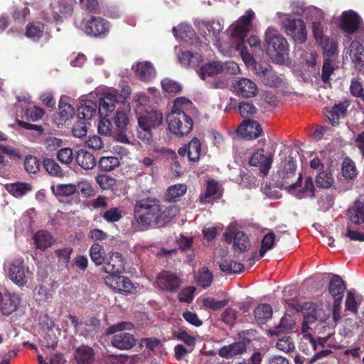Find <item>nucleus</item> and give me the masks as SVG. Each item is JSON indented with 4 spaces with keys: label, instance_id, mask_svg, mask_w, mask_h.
Wrapping results in <instances>:
<instances>
[{
    "label": "nucleus",
    "instance_id": "f257e3e1",
    "mask_svg": "<svg viewBox=\"0 0 364 364\" xmlns=\"http://www.w3.org/2000/svg\"><path fill=\"white\" fill-rule=\"evenodd\" d=\"M255 17V12L249 9L237 21L231 24L228 30L230 35L231 52L237 50L246 65H250L254 63V58L248 52L244 39L247 33L252 28V21Z\"/></svg>",
    "mask_w": 364,
    "mask_h": 364
},
{
    "label": "nucleus",
    "instance_id": "f03ea898",
    "mask_svg": "<svg viewBox=\"0 0 364 364\" xmlns=\"http://www.w3.org/2000/svg\"><path fill=\"white\" fill-rule=\"evenodd\" d=\"M200 35L208 42H213L219 52L224 55H230L231 47L230 42L223 40L225 33L223 32V23L221 20H198L195 22Z\"/></svg>",
    "mask_w": 364,
    "mask_h": 364
},
{
    "label": "nucleus",
    "instance_id": "7ed1b4c3",
    "mask_svg": "<svg viewBox=\"0 0 364 364\" xmlns=\"http://www.w3.org/2000/svg\"><path fill=\"white\" fill-rule=\"evenodd\" d=\"M160 205V202L153 197H146L136 201L134 215L139 230H147L153 223L157 225Z\"/></svg>",
    "mask_w": 364,
    "mask_h": 364
},
{
    "label": "nucleus",
    "instance_id": "20e7f679",
    "mask_svg": "<svg viewBox=\"0 0 364 364\" xmlns=\"http://www.w3.org/2000/svg\"><path fill=\"white\" fill-rule=\"evenodd\" d=\"M267 54L276 63L284 64L289 58V45L286 38L273 27H269L264 33Z\"/></svg>",
    "mask_w": 364,
    "mask_h": 364
},
{
    "label": "nucleus",
    "instance_id": "39448f33",
    "mask_svg": "<svg viewBox=\"0 0 364 364\" xmlns=\"http://www.w3.org/2000/svg\"><path fill=\"white\" fill-rule=\"evenodd\" d=\"M138 120V136L144 142H149L152 139L151 130L160 126L163 122L164 116L159 110L149 108L136 110Z\"/></svg>",
    "mask_w": 364,
    "mask_h": 364
},
{
    "label": "nucleus",
    "instance_id": "423d86ee",
    "mask_svg": "<svg viewBox=\"0 0 364 364\" xmlns=\"http://www.w3.org/2000/svg\"><path fill=\"white\" fill-rule=\"evenodd\" d=\"M277 17L287 35L296 43H304L307 39V31L304 21L301 18H293L289 14L278 12Z\"/></svg>",
    "mask_w": 364,
    "mask_h": 364
},
{
    "label": "nucleus",
    "instance_id": "0eeeda50",
    "mask_svg": "<svg viewBox=\"0 0 364 364\" xmlns=\"http://www.w3.org/2000/svg\"><path fill=\"white\" fill-rule=\"evenodd\" d=\"M134 328V325L130 322L122 321L115 325L110 326L107 329L108 334H113L119 331V333L115 334L111 341L112 345L120 350H128L132 348L136 343L134 337L129 333L122 332L123 330H132Z\"/></svg>",
    "mask_w": 364,
    "mask_h": 364
},
{
    "label": "nucleus",
    "instance_id": "6e6552de",
    "mask_svg": "<svg viewBox=\"0 0 364 364\" xmlns=\"http://www.w3.org/2000/svg\"><path fill=\"white\" fill-rule=\"evenodd\" d=\"M338 26L347 36L360 33L364 40V23L362 17L353 10L342 12L338 18Z\"/></svg>",
    "mask_w": 364,
    "mask_h": 364
},
{
    "label": "nucleus",
    "instance_id": "1a4fd4ad",
    "mask_svg": "<svg viewBox=\"0 0 364 364\" xmlns=\"http://www.w3.org/2000/svg\"><path fill=\"white\" fill-rule=\"evenodd\" d=\"M168 129L176 136L188 134L193 128V120L185 112L171 111L167 116Z\"/></svg>",
    "mask_w": 364,
    "mask_h": 364
},
{
    "label": "nucleus",
    "instance_id": "9d476101",
    "mask_svg": "<svg viewBox=\"0 0 364 364\" xmlns=\"http://www.w3.org/2000/svg\"><path fill=\"white\" fill-rule=\"evenodd\" d=\"M295 171L296 162L292 156H289L279 166L276 175L277 186L289 191L291 184H294L297 180Z\"/></svg>",
    "mask_w": 364,
    "mask_h": 364
},
{
    "label": "nucleus",
    "instance_id": "9b49d317",
    "mask_svg": "<svg viewBox=\"0 0 364 364\" xmlns=\"http://www.w3.org/2000/svg\"><path fill=\"white\" fill-rule=\"evenodd\" d=\"M231 92L242 98H253L259 92V88L255 82L247 77H235L231 82Z\"/></svg>",
    "mask_w": 364,
    "mask_h": 364
},
{
    "label": "nucleus",
    "instance_id": "f8f14e48",
    "mask_svg": "<svg viewBox=\"0 0 364 364\" xmlns=\"http://www.w3.org/2000/svg\"><path fill=\"white\" fill-rule=\"evenodd\" d=\"M8 275L10 279L18 286L25 285L31 277L28 267L23 264L21 259H14L8 264Z\"/></svg>",
    "mask_w": 364,
    "mask_h": 364
},
{
    "label": "nucleus",
    "instance_id": "ddd939ff",
    "mask_svg": "<svg viewBox=\"0 0 364 364\" xmlns=\"http://www.w3.org/2000/svg\"><path fill=\"white\" fill-rule=\"evenodd\" d=\"M73 14V7L67 1L52 5L42 13V18L48 22H61Z\"/></svg>",
    "mask_w": 364,
    "mask_h": 364
},
{
    "label": "nucleus",
    "instance_id": "4468645a",
    "mask_svg": "<svg viewBox=\"0 0 364 364\" xmlns=\"http://www.w3.org/2000/svg\"><path fill=\"white\" fill-rule=\"evenodd\" d=\"M114 122L115 131L114 132L113 139L121 143L129 144V140L127 136L129 124L127 112L124 110H117L114 117Z\"/></svg>",
    "mask_w": 364,
    "mask_h": 364
},
{
    "label": "nucleus",
    "instance_id": "2eb2a0df",
    "mask_svg": "<svg viewBox=\"0 0 364 364\" xmlns=\"http://www.w3.org/2000/svg\"><path fill=\"white\" fill-rule=\"evenodd\" d=\"M120 102V96L117 90L106 88L98 100V112L100 114L107 115L112 112L116 103Z\"/></svg>",
    "mask_w": 364,
    "mask_h": 364
},
{
    "label": "nucleus",
    "instance_id": "dca6fc26",
    "mask_svg": "<svg viewBox=\"0 0 364 364\" xmlns=\"http://www.w3.org/2000/svg\"><path fill=\"white\" fill-rule=\"evenodd\" d=\"M273 158V153L259 149L252 154L249 163L251 166L259 167L260 173L263 176H267L271 168Z\"/></svg>",
    "mask_w": 364,
    "mask_h": 364
},
{
    "label": "nucleus",
    "instance_id": "f3484780",
    "mask_svg": "<svg viewBox=\"0 0 364 364\" xmlns=\"http://www.w3.org/2000/svg\"><path fill=\"white\" fill-rule=\"evenodd\" d=\"M110 25L109 22L100 17L92 16L82 28L85 33L95 37H104L109 33Z\"/></svg>",
    "mask_w": 364,
    "mask_h": 364
},
{
    "label": "nucleus",
    "instance_id": "a211bd4d",
    "mask_svg": "<svg viewBox=\"0 0 364 364\" xmlns=\"http://www.w3.org/2000/svg\"><path fill=\"white\" fill-rule=\"evenodd\" d=\"M360 37H355L345 48L344 52L353 63L355 69L360 70L364 68V47L360 42Z\"/></svg>",
    "mask_w": 364,
    "mask_h": 364
},
{
    "label": "nucleus",
    "instance_id": "6ab92c4d",
    "mask_svg": "<svg viewBox=\"0 0 364 364\" xmlns=\"http://www.w3.org/2000/svg\"><path fill=\"white\" fill-rule=\"evenodd\" d=\"M294 184L288 192L299 199L311 198L314 196V186L311 177H306L304 182L301 181V174L297 178Z\"/></svg>",
    "mask_w": 364,
    "mask_h": 364
},
{
    "label": "nucleus",
    "instance_id": "aec40b11",
    "mask_svg": "<svg viewBox=\"0 0 364 364\" xmlns=\"http://www.w3.org/2000/svg\"><path fill=\"white\" fill-rule=\"evenodd\" d=\"M224 237L229 242L232 241L233 237L234 247L240 252L247 251L250 246L247 236L243 232L236 231V226L233 224H230L228 227L224 232Z\"/></svg>",
    "mask_w": 364,
    "mask_h": 364
},
{
    "label": "nucleus",
    "instance_id": "412c9836",
    "mask_svg": "<svg viewBox=\"0 0 364 364\" xmlns=\"http://www.w3.org/2000/svg\"><path fill=\"white\" fill-rule=\"evenodd\" d=\"M318 320V312L316 309H313L312 311L307 313L304 315V322L302 324V331L304 333L301 338L302 342L308 344L310 349L316 350L317 349L318 344L322 345V341H318V343L313 338L310 333H306L307 329L312 328V326L316 323Z\"/></svg>",
    "mask_w": 364,
    "mask_h": 364
},
{
    "label": "nucleus",
    "instance_id": "4be33fe9",
    "mask_svg": "<svg viewBox=\"0 0 364 364\" xmlns=\"http://www.w3.org/2000/svg\"><path fill=\"white\" fill-rule=\"evenodd\" d=\"M94 93H90L88 97L82 99L77 107V117L79 119L86 122L96 116L98 110V105L96 100L92 99Z\"/></svg>",
    "mask_w": 364,
    "mask_h": 364
},
{
    "label": "nucleus",
    "instance_id": "5701e85b",
    "mask_svg": "<svg viewBox=\"0 0 364 364\" xmlns=\"http://www.w3.org/2000/svg\"><path fill=\"white\" fill-rule=\"evenodd\" d=\"M103 264L105 272L109 274H120L124 271V259L119 252L109 253Z\"/></svg>",
    "mask_w": 364,
    "mask_h": 364
},
{
    "label": "nucleus",
    "instance_id": "b1692460",
    "mask_svg": "<svg viewBox=\"0 0 364 364\" xmlns=\"http://www.w3.org/2000/svg\"><path fill=\"white\" fill-rule=\"evenodd\" d=\"M105 284L115 291L132 293L134 287L131 281L123 276L110 274L105 278Z\"/></svg>",
    "mask_w": 364,
    "mask_h": 364
},
{
    "label": "nucleus",
    "instance_id": "393cba45",
    "mask_svg": "<svg viewBox=\"0 0 364 364\" xmlns=\"http://www.w3.org/2000/svg\"><path fill=\"white\" fill-rule=\"evenodd\" d=\"M237 134L247 139H254L262 132L260 125L255 121L244 120L237 128Z\"/></svg>",
    "mask_w": 364,
    "mask_h": 364
},
{
    "label": "nucleus",
    "instance_id": "a878e982",
    "mask_svg": "<svg viewBox=\"0 0 364 364\" xmlns=\"http://www.w3.org/2000/svg\"><path fill=\"white\" fill-rule=\"evenodd\" d=\"M329 292L334 299V309L340 307L346 286L343 280L338 275H333L329 283Z\"/></svg>",
    "mask_w": 364,
    "mask_h": 364
},
{
    "label": "nucleus",
    "instance_id": "bb28decb",
    "mask_svg": "<svg viewBox=\"0 0 364 364\" xmlns=\"http://www.w3.org/2000/svg\"><path fill=\"white\" fill-rule=\"evenodd\" d=\"M246 350V343L240 341L221 347L218 349V354L220 357L228 360L240 355L245 353Z\"/></svg>",
    "mask_w": 364,
    "mask_h": 364
},
{
    "label": "nucleus",
    "instance_id": "cd10ccee",
    "mask_svg": "<svg viewBox=\"0 0 364 364\" xmlns=\"http://www.w3.org/2000/svg\"><path fill=\"white\" fill-rule=\"evenodd\" d=\"M156 284L161 289L173 291L178 288L181 279L174 274L164 272L158 276Z\"/></svg>",
    "mask_w": 364,
    "mask_h": 364
},
{
    "label": "nucleus",
    "instance_id": "c85d7f7f",
    "mask_svg": "<svg viewBox=\"0 0 364 364\" xmlns=\"http://www.w3.org/2000/svg\"><path fill=\"white\" fill-rule=\"evenodd\" d=\"M136 76L143 81H149L156 76V70L149 61L138 62L132 67Z\"/></svg>",
    "mask_w": 364,
    "mask_h": 364
},
{
    "label": "nucleus",
    "instance_id": "c756f323",
    "mask_svg": "<svg viewBox=\"0 0 364 364\" xmlns=\"http://www.w3.org/2000/svg\"><path fill=\"white\" fill-rule=\"evenodd\" d=\"M20 302L19 295L10 293L4 294L0 301V309L4 314L10 315L18 309Z\"/></svg>",
    "mask_w": 364,
    "mask_h": 364
},
{
    "label": "nucleus",
    "instance_id": "7c9ffc66",
    "mask_svg": "<svg viewBox=\"0 0 364 364\" xmlns=\"http://www.w3.org/2000/svg\"><path fill=\"white\" fill-rule=\"evenodd\" d=\"M177 58L180 64L183 67H197L203 60L198 53L180 50L177 53Z\"/></svg>",
    "mask_w": 364,
    "mask_h": 364
},
{
    "label": "nucleus",
    "instance_id": "2f4dec72",
    "mask_svg": "<svg viewBox=\"0 0 364 364\" xmlns=\"http://www.w3.org/2000/svg\"><path fill=\"white\" fill-rule=\"evenodd\" d=\"M347 107L348 105L345 103H339L331 108H326L324 114L329 123L333 126L337 125L339 119L345 117Z\"/></svg>",
    "mask_w": 364,
    "mask_h": 364
},
{
    "label": "nucleus",
    "instance_id": "473e14b6",
    "mask_svg": "<svg viewBox=\"0 0 364 364\" xmlns=\"http://www.w3.org/2000/svg\"><path fill=\"white\" fill-rule=\"evenodd\" d=\"M173 33L177 39L192 44L196 40V34L193 28L185 23L173 28Z\"/></svg>",
    "mask_w": 364,
    "mask_h": 364
},
{
    "label": "nucleus",
    "instance_id": "72a5a7b5",
    "mask_svg": "<svg viewBox=\"0 0 364 364\" xmlns=\"http://www.w3.org/2000/svg\"><path fill=\"white\" fill-rule=\"evenodd\" d=\"M72 99L67 96H61L59 101V116L60 117V124H63L71 118L75 114V109L71 105Z\"/></svg>",
    "mask_w": 364,
    "mask_h": 364
},
{
    "label": "nucleus",
    "instance_id": "f704fd0d",
    "mask_svg": "<svg viewBox=\"0 0 364 364\" xmlns=\"http://www.w3.org/2000/svg\"><path fill=\"white\" fill-rule=\"evenodd\" d=\"M220 73H223L222 62L212 60L200 68L199 75L201 79L206 80L208 77H215Z\"/></svg>",
    "mask_w": 364,
    "mask_h": 364
},
{
    "label": "nucleus",
    "instance_id": "c9c22d12",
    "mask_svg": "<svg viewBox=\"0 0 364 364\" xmlns=\"http://www.w3.org/2000/svg\"><path fill=\"white\" fill-rule=\"evenodd\" d=\"M35 246L37 249L45 250L52 246L55 240L48 231L39 230L33 236Z\"/></svg>",
    "mask_w": 364,
    "mask_h": 364
},
{
    "label": "nucleus",
    "instance_id": "e433bc0d",
    "mask_svg": "<svg viewBox=\"0 0 364 364\" xmlns=\"http://www.w3.org/2000/svg\"><path fill=\"white\" fill-rule=\"evenodd\" d=\"M349 219L351 223L360 225L364 223V202L357 200L349 209Z\"/></svg>",
    "mask_w": 364,
    "mask_h": 364
},
{
    "label": "nucleus",
    "instance_id": "4c0bfd02",
    "mask_svg": "<svg viewBox=\"0 0 364 364\" xmlns=\"http://www.w3.org/2000/svg\"><path fill=\"white\" fill-rule=\"evenodd\" d=\"M76 161L77 164L85 170L92 169L96 164L93 155L82 149L78 151Z\"/></svg>",
    "mask_w": 364,
    "mask_h": 364
},
{
    "label": "nucleus",
    "instance_id": "58836bf2",
    "mask_svg": "<svg viewBox=\"0 0 364 364\" xmlns=\"http://www.w3.org/2000/svg\"><path fill=\"white\" fill-rule=\"evenodd\" d=\"M275 348L284 353L291 354L295 351L296 345L294 338L290 336H283L275 343Z\"/></svg>",
    "mask_w": 364,
    "mask_h": 364
},
{
    "label": "nucleus",
    "instance_id": "ea45409f",
    "mask_svg": "<svg viewBox=\"0 0 364 364\" xmlns=\"http://www.w3.org/2000/svg\"><path fill=\"white\" fill-rule=\"evenodd\" d=\"M6 190L16 198L22 197L32 191V186L28 183L17 182L7 184Z\"/></svg>",
    "mask_w": 364,
    "mask_h": 364
},
{
    "label": "nucleus",
    "instance_id": "a19ab883",
    "mask_svg": "<svg viewBox=\"0 0 364 364\" xmlns=\"http://www.w3.org/2000/svg\"><path fill=\"white\" fill-rule=\"evenodd\" d=\"M178 213V208L176 205H169L162 210L160 205V212L157 220V226L161 227L169 222Z\"/></svg>",
    "mask_w": 364,
    "mask_h": 364
},
{
    "label": "nucleus",
    "instance_id": "79ce46f5",
    "mask_svg": "<svg viewBox=\"0 0 364 364\" xmlns=\"http://www.w3.org/2000/svg\"><path fill=\"white\" fill-rule=\"evenodd\" d=\"M255 319L259 323H265L272 318V308L269 304H260L254 310Z\"/></svg>",
    "mask_w": 364,
    "mask_h": 364
},
{
    "label": "nucleus",
    "instance_id": "37998d69",
    "mask_svg": "<svg viewBox=\"0 0 364 364\" xmlns=\"http://www.w3.org/2000/svg\"><path fill=\"white\" fill-rule=\"evenodd\" d=\"M78 364H90L93 359V350L87 346L79 347L75 355Z\"/></svg>",
    "mask_w": 364,
    "mask_h": 364
},
{
    "label": "nucleus",
    "instance_id": "c03bdc74",
    "mask_svg": "<svg viewBox=\"0 0 364 364\" xmlns=\"http://www.w3.org/2000/svg\"><path fill=\"white\" fill-rule=\"evenodd\" d=\"M53 193L56 196L68 197L73 195L76 191V186L73 183H58L51 186Z\"/></svg>",
    "mask_w": 364,
    "mask_h": 364
},
{
    "label": "nucleus",
    "instance_id": "a18cd8bd",
    "mask_svg": "<svg viewBox=\"0 0 364 364\" xmlns=\"http://www.w3.org/2000/svg\"><path fill=\"white\" fill-rule=\"evenodd\" d=\"M220 270L226 274H237L244 269V266L240 262H236L233 260L225 259L220 264Z\"/></svg>",
    "mask_w": 364,
    "mask_h": 364
},
{
    "label": "nucleus",
    "instance_id": "49530a36",
    "mask_svg": "<svg viewBox=\"0 0 364 364\" xmlns=\"http://www.w3.org/2000/svg\"><path fill=\"white\" fill-rule=\"evenodd\" d=\"M295 324L294 321L289 315H284L279 323L276 326L274 329H270L269 333L271 335H277L279 333L284 331L291 330Z\"/></svg>",
    "mask_w": 364,
    "mask_h": 364
},
{
    "label": "nucleus",
    "instance_id": "de8ad7c7",
    "mask_svg": "<svg viewBox=\"0 0 364 364\" xmlns=\"http://www.w3.org/2000/svg\"><path fill=\"white\" fill-rule=\"evenodd\" d=\"M186 185L181 183L175 184L168 188L166 199L168 201L176 200L186 193Z\"/></svg>",
    "mask_w": 364,
    "mask_h": 364
},
{
    "label": "nucleus",
    "instance_id": "09e8293b",
    "mask_svg": "<svg viewBox=\"0 0 364 364\" xmlns=\"http://www.w3.org/2000/svg\"><path fill=\"white\" fill-rule=\"evenodd\" d=\"M43 166L51 176L60 178L64 176V172L60 166L52 159H46L43 161Z\"/></svg>",
    "mask_w": 364,
    "mask_h": 364
},
{
    "label": "nucleus",
    "instance_id": "8fccbe9b",
    "mask_svg": "<svg viewBox=\"0 0 364 364\" xmlns=\"http://www.w3.org/2000/svg\"><path fill=\"white\" fill-rule=\"evenodd\" d=\"M43 25L41 23H29L26 27V36L28 38L36 41L43 34Z\"/></svg>",
    "mask_w": 364,
    "mask_h": 364
},
{
    "label": "nucleus",
    "instance_id": "3c124183",
    "mask_svg": "<svg viewBox=\"0 0 364 364\" xmlns=\"http://www.w3.org/2000/svg\"><path fill=\"white\" fill-rule=\"evenodd\" d=\"M317 43L321 46L324 53L328 56L333 55L338 52L337 43L328 36L324 37L321 41H317Z\"/></svg>",
    "mask_w": 364,
    "mask_h": 364
},
{
    "label": "nucleus",
    "instance_id": "603ef678",
    "mask_svg": "<svg viewBox=\"0 0 364 364\" xmlns=\"http://www.w3.org/2000/svg\"><path fill=\"white\" fill-rule=\"evenodd\" d=\"M213 276L211 272L209 271L207 268L203 267L198 272L196 282L200 287L205 289L211 284L213 282Z\"/></svg>",
    "mask_w": 364,
    "mask_h": 364
},
{
    "label": "nucleus",
    "instance_id": "864d4df0",
    "mask_svg": "<svg viewBox=\"0 0 364 364\" xmlns=\"http://www.w3.org/2000/svg\"><path fill=\"white\" fill-rule=\"evenodd\" d=\"M52 296V291L48 287L40 284L33 291V298L39 304L47 301Z\"/></svg>",
    "mask_w": 364,
    "mask_h": 364
},
{
    "label": "nucleus",
    "instance_id": "5fc2aeb1",
    "mask_svg": "<svg viewBox=\"0 0 364 364\" xmlns=\"http://www.w3.org/2000/svg\"><path fill=\"white\" fill-rule=\"evenodd\" d=\"M341 171L343 176L346 179H353L357 176L355 165L349 159H345L342 163Z\"/></svg>",
    "mask_w": 364,
    "mask_h": 364
},
{
    "label": "nucleus",
    "instance_id": "6e6d98bb",
    "mask_svg": "<svg viewBox=\"0 0 364 364\" xmlns=\"http://www.w3.org/2000/svg\"><path fill=\"white\" fill-rule=\"evenodd\" d=\"M201 151L200 141L194 138L188 146V157L191 161H197L199 159Z\"/></svg>",
    "mask_w": 364,
    "mask_h": 364
},
{
    "label": "nucleus",
    "instance_id": "4d7b16f0",
    "mask_svg": "<svg viewBox=\"0 0 364 364\" xmlns=\"http://www.w3.org/2000/svg\"><path fill=\"white\" fill-rule=\"evenodd\" d=\"M119 164V159L116 156H103L99 161L100 167L105 171H111L118 167Z\"/></svg>",
    "mask_w": 364,
    "mask_h": 364
},
{
    "label": "nucleus",
    "instance_id": "13d9d810",
    "mask_svg": "<svg viewBox=\"0 0 364 364\" xmlns=\"http://www.w3.org/2000/svg\"><path fill=\"white\" fill-rule=\"evenodd\" d=\"M102 250V247L98 243L93 244L90 247V258L96 265H101L105 262L106 257H104Z\"/></svg>",
    "mask_w": 364,
    "mask_h": 364
},
{
    "label": "nucleus",
    "instance_id": "bf43d9fd",
    "mask_svg": "<svg viewBox=\"0 0 364 364\" xmlns=\"http://www.w3.org/2000/svg\"><path fill=\"white\" fill-rule=\"evenodd\" d=\"M220 196L219 186L215 181H210L207 183V188L203 196L200 198L202 203L210 202L211 197H218Z\"/></svg>",
    "mask_w": 364,
    "mask_h": 364
},
{
    "label": "nucleus",
    "instance_id": "052dcab7",
    "mask_svg": "<svg viewBox=\"0 0 364 364\" xmlns=\"http://www.w3.org/2000/svg\"><path fill=\"white\" fill-rule=\"evenodd\" d=\"M316 183L318 187L328 188L333 184L334 179L331 172L323 171L317 176Z\"/></svg>",
    "mask_w": 364,
    "mask_h": 364
},
{
    "label": "nucleus",
    "instance_id": "680f3d73",
    "mask_svg": "<svg viewBox=\"0 0 364 364\" xmlns=\"http://www.w3.org/2000/svg\"><path fill=\"white\" fill-rule=\"evenodd\" d=\"M161 85L163 90L170 94H178L182 89L181 85L178 82L170 78L163 79Z\"/></svg>",
    "mask_w": 364,
    "mask_h": 364
},
{
    "label": "nucleus",
    "instance_id": "e2e57ef3",
    "mask_svg": "<svg viewBox=\"0 0 364 364\" xmlns=\"http://www.w3.org/2000/svg\"><path fill=\"white\" fill-rule=\"evenodd\" d=\"M303 16L312 22L319 21L323 18V11L313 6L305 7L303 11Z\"/></svg>",
    "mask_w": 364,
    "mask_h": 364
},
{
    "label": "nucleus",
    "instance_id": "0e129e2a",
    "mask_svg": "<svg viewBox=\"0 0 364 364\" xmlns=\"http://www.w3.org/2000/svg\"><path fill=\"white\" fill-rule=\"evenodd\" d=\"M24 168L29 174L37 173L40 171V162L37 157L29 155L25 158Z\"/></svg>",
    "mask_w": 364,
    "mask_h": 364
},
{
    "label": "nucleus",
    "instance_id": "69168bd1",
    "mask_svg": "<svg viewBox=\"0 0 364 364\" xmlns=\"http://www.w3.org/2000/svg\"><path fill=\"white\" fill-rule=\"evenodd\" d=\"M274 241H275V235L272 232H269L264 236V237L262 240L261 247L259 250V257L260 258L264 257V255H265V253L267 251H269L273 248Z\"/></svg>",
    "mask_w": 364,
    "mask_h": 364
},
{
    "label": "nucleus",
    "instance_id": "338daca9",
    "mask_svg": "<svg viewBox=\"0 0 364 364\" xmlns=\"http://www.w3.org/2000/svg\"><path fill=\"white\" fill-rule=\"evenodd\" d=\"M326 29V23L323 18L319 21L312 22V32L316 41H321L326 36L324 35V31Z\"/></svg>",
    "mask_w": 364,
    "mask_h": 364
},
{
    "label": "nucleus",
    "instance_id": "774afa93",
    "mask_svg": "<svg viewBox=\"0 0 364 364\" xmlns=\"http://www.w3.org/2000/svg\"><path fill=\"white\" fill-rule=\"evenodd\" d=\"M283 77L277 75L272 69L269 70L267 76L262 80V82L269 87H279L283 82Z\"/></svg>",
    "mask_w": 364,
    "mask_h": 364
}]
</instances>
